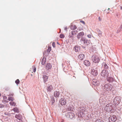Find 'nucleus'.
<instances>
[{"label":"nucleus","instance_id":"nucleus-1","mask_svg":"<svg viewBox=\"0 0 122 122\" xmlns=\"http://www.w3.org/2000/svg\"><path fill=\"white\" fill-rule=\"evenodd\" d=\"M92 60L94 63H97L100 61L99 55L98 54H95L92 57Z\"/></svg>","mask_w":122,"mask_h":122},{"label":"nucleus","instance_id":"nucleus-2","mask_svg":"<svg viewBox=\"0 0 122 122\" xmlns=\"http://www.w3.org/2000/svg\"><path fill=\"white\" fill-rule=\"evenodd\" d=\"M112 86L110 84H105L104 86V89L107 91H109L112 89Z\"/></svg>","mask_w":122,"mask_h":122},{"label":"nucleus","instance_id":"nucleus-3","mask_svg":"<svg viewBox=\"0 0 122 122\" xmlns=\"http://www.w3.org/2000/svg\"><path fill=\"white\" fill-rule=\"evenodd\" d=\"M81 42L83 41V43L87 45L89 44L90 43V40H87L84 38H81Z\"/></svg>","mask_w":122,"mask_h":122},{"label":"nucleus","instance_id":"nucleus-4","mask_svg":"<svg viewBox=\"0 0 122 122\" xmlns=\"http://www.w3.org/2000/svg\"><path fill=\"white\" fill-rule=\"evenodd\" d=\"M108 71L105 70H103L101 72V75L103 77H107L108 75Z\"/></svg>","mask_w":122,"mask_h":122},{"label":"nucleus","instance_id":"nucleus-5","mask_svg":"<svg viewBox=\"0 0 122 122\" xmlns=\"http://www.w3.org/2000/svg\"><path fill=\"white\" fill-rule=\"evenodd\" d=\"M66 116L68 118L72 119L74 116V114L72 112H69L66 114Z\"/></svg>","mask_w":122,"mask_h":122},{"label":"nucleus","instance_id":"nucleus-6","mask_svg":"<svg viewBox=\"0 0 122 122\" xmlns=\"http://www.w3.org/2000/svg\"><path fill=\"white\" fill-rule=\"evenodd\" d=\"M117 117L115 115L110 116L109 119V120L110 122H114L117 120Z\"/></svg>","mask_w":122,"mask_h":122},{"label":"nucleus","instance_id":"nucleus-7","mask_svg":"<svg viewBox=\"0 0 122 122\" xmlns=\"http://www.w3.org/2000/svg\"><path fill=\"white\" fill-rule=\"evenodd\" d=\"M112 107L109 105L107 104L105 107V109L107 111L109 112L110 111L112 110Z\"/></svg>","mask_w":122,"mask_h":122},{"label":"nucleus","instance_id":"nucleus-8","mask_svg":"<svg viewBox=\"0 0 122 122\" xmlns=\"http://www.w3.org/2000/svg\"><path fill=\"white\" fill-rule=\"evenodd\" d=\"M92 83L95 86H98L99 85V82L97 80L95 79L92 80Z\"/></svg>","mask_w":122,"mask_h":122},{"label":"nucleus","instance_id":"nucleus-9","mask_svg":"<svg viewBox=\"0 0 122 122\" xmlns=\"http://www.w3.org/2000/svg\"><path fill=\"white\" fill-rule=\"evenodd\" d=\"M60 102L62 105H65L66 103V100L63 98H61L60 100Z\"/></svg>","mask_w":122,"mask_h":122},{"label":"nucleus","instance_id":"nucleus-10","mask_svg":"<svg viewBox=\"0 0 122 122\" xmlns=\"http://www.w3.org/2000/svg\"><path fill=\"white\" fill-rule=\"evenodd\" d=\"M91 73L94 76H96L98 74L97 70H96L92 69V70Z\"/></svg>","mask_w":122,"mask_h":122},{"label":"nucleus","instance_id":"nucleus-11","mask_svg":"<svg viewBox=\"0 0 122 122\" xmlns=\"http://www.w3.org/2000/svg\"><path fill=\"white\" fill-rule=\"evenodd\" d=\"M120 98L119 97H115L114 100V102H117V104H119L120 102Z\"/></svg>","mask_w":122,"mask_h":122},{"label":"nucleus","instance_id":"nucleus-12","mask_svg":"<svg viewBox=\"0 0 122 122\" xmlns=\"http://www.w3.org/2000/svg\"><path fill=\"white\" fill-rule=\"evenodd\" d=\"M84 35V33L83 32H81L78 33L77 36V38L79 39L82 37Z\"/></svg>","mask_w":122,"mask_h":122},{"label":"nucleus","instance_id":"nucleus-13","mask_svg":"<svg viewBox=\"0 0 122 122\" xmlns=\"http://www.w3.org/2000/svg\"><path fill=\"white\" fill-rule=\"evenodd\" d=\"M60 94V93L59 91H56L55 92L54 95L56 97H58Z\"/></svg>","mask_w":122,"mask_h":122},{"label":"nucleus","instance_id":"nucleus-14","mask_svg":"<svg viewBox=\"0 0 122 122\" xmlns=\"http://www.w3.org/2000/svg\"><path fill=\"white\" fill-rule=\"evenodd\" d=\"M51 68L52 65L50 63H47L46 66V68L47 70H49V69H51Z\"/></svg>","mask_w":122,"mask_h":122},{"label":"nucleus","instance_id":"nucleus-15","mask_svg":"<svg viewBox=\"0 0 122 122\" xmlns=\"http://www.w3.org/2000/svg\"><path fill=\"white\" fill-rule=\"evenodd\" d=\"M84 63L86 66H89L90 65V62L87 60H85L84 62Z\"/></svg>","mask_w":122,"mask_h":122},{"label":"nucleus","instance_id":"nucleus-16","mask_svg":"<svg viewBox=\"0 0 122 122\" xmlns=\"http://www.w3.org/2000/svg\"><path fill=\"white\" fill-rule=\"evenodd\" d=\"M84 57V55L83 54L79 55L78 56V58L81 60H82Z\"/></svg>","mask_w":122,"mask_h":122},{"label":"nucleus","instance_id":"nucleus-17","mask_svg":"<svg viewBox=\"0 0 122 122\" xmlns=\"http://www.w3.org/2000/svg\"><path fill=\"white\" fill-rule=\"evenodd\" d=\"M53 87L51 85H50L47 88V90L48 91L50 92L53 90Z\"/></svg>","mask_w":122,"mask_h":122},{"label":"nucleus","instance_id":"nucleus-18","mask_svg":"<svg viewBox=\"0 0 122 122\" xmlns=\"http://www.w3.org/2000/svg\"><path fill=\"white\" fill-rule=\"evenodd\" d=\"M43 79L45 83L47 81L48 77V76L44 75L43 76Z\"/></svg>","mask_w":122,"mask_h":122},{"label":"nucleus","instance_id":"nucleus-19","mask_svg":"<svg viewBox=\"0 0 122 122\" xmlns=\"http://www.w3.org/2000/svg\"><path fill=\"white\" fill-rule=\"evenodd\" d=\"M107 80L109 82H112L114 81L113 78L111 77L107 78Z\"/></svg>","mask_w":122,"mask_h":122},{"label":"nucleus","instance_id":"nucleus-20","mask_svg":"<svg viewBox=\"0 0 122 122\" xmlns=\"http://www.w3.org/2000/svg\"><path fill=\"white\" fill-rule=\"evenodd\" d=\"M74 49L76 52L79 51L80 50V48L77 46H76L74 47Z\"/></svg>","mask_w":122,"mask_h":122},{"label":"nucleus","instance_id":"nucleus-21","mask_svg":"<svg viewBox=\"0 0 122 122\" xmlns=\"http://www.w3.org/2000/svg\"><path fill=\"white\" fill-rule=\"evenodd\" d=\"M46 58L44 57L42 59L41 61V64L42 65H44L45 63L46 60Z\"/></svg>","mask_w":122,"mask_h":122},{"label":"nucleus","instance_id":"nucleus-22","mask_svg":"<svg viewBox=\"0 0 122 122\" xmlns=\"http://www.w3.org/2000/svg\"><path fill=\"white\" fill-rule=\"evenodd\" d=\"M16 118H17L18 119L20 120L22 118L20 114L16 115L15 116Z\"/></svg>","mask_w":122,"mask_h":122},{"label":"nucleus","instance_id":"nucleus-23","mask_svg":"<svg viewBox=\"0 0 122 122\" xmlns=\"http://www.w3.org/2000/svg\"><path fill=\"white\" fill-rule=\"evenodd\" d=\"M75 34H76V31L75 30L72 31L70 34L71 36L72 37Z\"/></svg>","mask_w":122,"mask_h":122},{"label":"nucleus","instance_id":"nucleus-24","mask_svg":"<svg viewBox=\"0 0 122 122\" xmlns=\"http://www.w3.org/2000/svg\"><path fill=\"white\" fill-rule=\"evenodd\" d=\"M13 110L15 112L18 113L19 112V110L16 107L14 108L13 109Z\"/></svg>","mask_w":122,"mask_h":122},{"label":"nucleus","instance_id":"nucleus-25","mask_svg":"<svg viewBox=\"0 0 122 122\" xmlns=\"http://www.w3.org/2000/svg\"><path fill=\"white\" fill-rule=\"evenodd\" d=\"M10 104L12 106H15V103L14 102H12H12H10Z\"/></svg>","mask_w":122,"mask_h":122},{"label":"nucleus","instance_id":"nucleus-26","mask_svg":"<svg viewBox=\"0 0 122 122\" xmlns=\"http://www.w3.org/2000/svg\"><path fill=\"white\" fill-rule=\"evenodd\" d=\"M104 68L105 69H107L108 68V67L107 65L105 63H104Z\"/></svg>","mask_w":122,"mask_h":122},{"label":"nucleus","instance_id":"nucleus-27","mask_svg":"<svg viewBox=\"0 0 122 122\" xmlns=\"http://www.w3.org/2000/svg\"><path fill=\"white\" fill-rule=\"evenodd\" d=\"M15 82L17 85L18 84H19L20 83V81L18 79L15 81Z\"/></svg>","mask_w":122,"mask_h":122},{"label":"nucleus","instance_id":"nucleus-28","mask_svg":"<svg viewBox=\"0 0 122 122\" xmlns=\"http://www.w3.org/2000/svg\"><path fill=\"white\" fill-rule=\"evenodd\" d=\"M95 122H103V121L101 120L98 119L96 120Z\"/></svg>","mask_w":122,"mask_h":122},{"label":"nucleus","instance_id":"nucleus-29","mask_svg":"<svg viewBox=\"0 0 122 122\" xmlns=\"http://www.w3.org/2000/svg\"><path fill=\"white\" fill-rule=\"evenodd\" d=\"M14 100V99L12 97H9L8 99V100L9 101H13Z\"/></svg>","mask_w":122,"mask_h":122},{"label":"nucleus","instance_id":"nucleus-30","mask_svg":"<svg viewBox=\"0 0 122 122\" xmlns=\"http://www.w3.org/2000/svg\"><path fill=\"white\" fill-rule=\"evenodd\" d=\"M60 37L61 38H63L65 37V36L63 34H61L60 35Z\"/></svg>","mask_w":122,"mask_h":122},{"label":"nucleus","instance_id":"nucleus-31","mask_svg":"<svg viewBox=\"0 0 122 122\" xmlns=\"http://www.w3.org/2000/svg\"><path fill=\"white\" fill-rule=\"evenodd\" d=\"M33 70V72H35L36 71V68L35 66H34L32 67Z\"/></svg>","mask_w":122,"mask_h":122},{"label":"nucleus","instance_id":"nucleus-32","mask_svg":"<svg viewBox=\"0 0 122 122\" xmlns=\"http://www.w3.org/2000/svg\"><path fill=\"white\" fill-rule=\"evenodd\" d=\"M51 50V48L50 47H48V49L47 50V52H49Z\"/></svg>","mask_w":122,"mask_h":122},{"label":"nucleus","instance_id":"nucleus-33","mask_svg":"<svg viewBox=\"0 0 122 122\" xmlns=\"http://www.w3.org/2000/svg\"><path fill=\"white\" fill-rule=\"evenodd\" d=\"M5 106L3 105L0 104V108H2L4 107Z\"/></svg>","mask_w":122,"mask_h":122},{"label":"nucleus","instance_id":"nucleus-34","mask_svg":"<svg viewBox=\"0 0 122 122\" xmlns=\"http://www.w3.org/2000/svg\"><path fill=\"white\" fill-rule=\"evenodd\" d=\"M52 46L54 48L55 47V42H53L52 43Z\"/></svg>","mask_w":122,"mask_h":122},{"label":"nucleus","instance_id":"nucleus-35","mask_svg":"<svg viewBox=\"0 0 122 122\" xmlns=\"http://www.w3.org/2000/svg\"><path fill=\"white\" fill-rule=\"evenodd\" d=\"M87 36L89 38H91L92 37V36L90 34L88 35H87Z\"/></svg>","mask_w":122,"mask_h":122},{"label":"nucleus","instance_id":"nucleus-36","mask_svg":"<svg viewBox=\"0 0 122 122\" xmlns=\"http://www.w3.org/2000/svg\"><path fill=\"white\" fill-rule=\"evenodd\" d=\"M98 19L99 20V21H102V18H101V17L100 16L99 17Z\"/></svg>","mask_w":122,"mask_h":122},{"label":"nucleus","instance_id":"nucleus-37","mask_svg":"<svg viewBox=\"0 0 122 122\" xmlns=\"http://www.w3.org/2000/svg\"><path fill=\"white\" fill-rule=\"evenodd\" d=\"M55 102V101L54 99V98H53V100H52V104H53V103H54Z\"/></svg>","mask_w":122,"mask_h":122},{"label":"nucleus","instance_id":"nucleus-38","mask_svg":"<svg viewBox=\"0 0 122 122\" xmlns=\"http://www.w3.org/2000/svg\"><path fill=\"white\" fill-rule=\"evenodd\" d=\"M80 22L81 23L83 24L84 25H85V22L84 21H83V20H81V21H80Z\"/></svg>","mask_w":122,"mask_h":122},{"label":"nucleus","instance_id":"nucleus-39","mask_svg":"<svg viewBox=\"0 0 122 122\" xmlns=\"http://www.w3.org/2000/svg\"><path fill=\"white\" fill-rule=\"evenodd\" d=\"M76 28H77V27L76 26L74 25V29H73L74 30L76 29Z\"/></svg>","mask_w":122,"mask_h":122},{"label":"nucleus","instance_id":"nucleus-40","mask_svg":"<svg viewBox=\"0 0 122 122\" xmlns=\"http://www.w3.org/2000/svg\"><path fill=\"white\" fill-rule=\"evenodd\" d=\"M67 29V27H66L64 28V30H66Z\"/></svg>","mask_w":122,"mask_h":122},{"label":"nucleus","instance_id":"nucleus-41","mask_svg":"<svg viewBox=\"0 0 122 122\" xmlns=\"http://www.w3.org/2000/svg\"><path fill=\"white\" fill-rule=\"evenodd\" d=\"M120 28L121 30L122 29V25L121 26Z\"/></svg>","mask_w":122,"mask_h":122},{"label":"nucleus","instance_id":"nucleus-42","mask_svg":"<svg viewBox=\"0 0 122 122\" xmlns=\"http://www.w3.org/2000/svg\"><path fill=\"white\" fill-rule=\"evenodd\" d=\"M110 10V9L109 8H108V10Z\"/></svg>","mask_w":122,"mask_h":122},{"label":"nucleus","instance_id":"nucleus-43","mask_svg":"<svg viewBox=\"0 0 122 122\" xmlns=\"http://www.w3.org/2000/svg\"><path fill=\"white\" fill-rule=\"evenodd\" d=\"M1 95V93H0V97Z\"/></svg>","mask_w":122,"mask_h":122},{"label":"nucleus","instance_id":"nucleus-44","mask_svg":"<svg viewBox=\"0 0 122 122\" xmlns=\"http://www.w3.org/2000/svg\"><path fill=\"white\" fill-rule=\"evenodd\" d=\"M109 13V12H108L107 13V14H108Z\"/></svg>","mask_w":122,"mask_h":122},{"label":"nucleus","instance_id":"nucleus-45","mask_svg":"<svg viewBox=\"0 0 122 122\" xmlns=\"http://www.w3.org/2000/svg\"><path fill=\"white\" fill-rule=\"evenodd\" d=\"M6 97V98L7 97Z\"/></svg>","mask_w":122,"mask_h":122}]
</instances>
